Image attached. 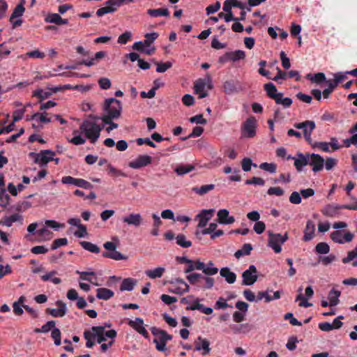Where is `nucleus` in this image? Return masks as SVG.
Segmentation results:
<instances>
[{"instance_id": "nucleus-13", "label": "nucleus", "mask_w": 357, "mask_h": 357, "mask_svg": "<svg viewBox=\"0 0 357 357\" xmlns=\"http://www.w3.org/2000/svg\"><path fill=\"white\" fill-rule=\"evenodd\" d=\"M224 92L227 95H231L242 90L240 82L236 79L227 80L222 85Z\"/></svg>"}, {"instance_id": "nucleus-17", "label": "nucleus", "mask_w": 357, "mask_h": 357, "mask_svg": "<svg viewBox=\"0 0 357 357\" xmlns=\"http://www.w3.org/2000/svg\"><path fill=\"white\" fill-rule=\"evenodd\" d=\"M196 351H202V354L206 356L211 351L210 342L207 339L202 338L201 336L197 337L195 342Z\"/></svg>"}, {"instance_id": "nucleus-26", "label": "nucleus", "mask_w": 357, "mask_h": 357, "mask_svg": "<svg viewBox=\"0 0 357 357\" xmlns=\"http://www.w3.org/2000/svg\"><path fill=\"white\" fill-rule=\"evenodd\" d=\"M220 275L225 278V280L229 284H233L236 280V275L230 271L227 267H225L220 269Z\"/></svg>"}, {"instance_id": "nucleus-56", "label": "nucleus", "mask_w": 357, "mask_h": 357, "mask_svg": "<svg viewBox=\"0 0 357 357\" xmlns=\"http://www.w3.org/2000/svg\"><path fill=\"white\" fill-rule=\"evenodd\" d=\"M343 146L349 148L351 145L357 146V133H353V135L347 139H343Z\"/></svg>"}, {"instance_id": "nucleus-2", "label": "nucleus", "mask_w": 357, "mask_h": 357, "mask_svg": "<svg viewBox=\"0 0 357 357\" xmlns=\"http://www.w3.org/2000/svg\"><path fill=\"white\" fill-rule=\"evenodd\" d=\"M80 130L90 142L94 144L100 137L101 127L95 121L85 120L81 124Z\"/></svg>"}, {"instance_id": "nucleus-59", "label": "nucleus", "mask_w": 357, "mask_h": 357, "mask_svg": "<svg viewBox=\"0 0 357 357\" xmlns=\"http://www.w3.org/2000/svg\"><path fill=\"white\" fill-rule=\"evenodd\" d=\"M61 16L57 13H50L45 18V21L48 23H54L58 25Z\"/></svg>"}, {"instance_id": "nucleus-11", "label": "nucleus", "mask_w": 357, "mask_h": 357, "mask_svg": "<svg viewBox=\"0 0 357 357\" xmlns=\"http://www.w3.org/2000/svg\"><path fill=\"white\" fill-rule=\"evenodd\" d=\"M152 162V158L148 155H139L135 160L129 162L130 168L137 169L146 167Z\"/></svg>"}, {"instance_id": "nucleus-8", "label": "nucleus", "mask_w": 357, "mask_h": 357, "mask_svg": "<svg viewBox=\"0 0 357 357\" xmlns=\"http://www.w3.org/2000/svg\"><path fill=\"white\" fill-rule=\"evenodd\" d=\"M55 153L51 150H42L39 153H36L31 152L29 156L34 158V162L39 164L40 167L46 166L47 164L54 160Z\"/></svg>"}, {"instance_id": "nucleus-55", "label": "nucleus", "mask_w": 357, "mask_h": 357, "mask_svg": "<svg viewBox=\"0 0 357 357\" xmlns=\"http://www.w3.org/2000/svg\"><path fill=\"white\" fill-rule=\"evenodd\" d=\"M52 95V92L45 91L41 89H38L33 91V96L40 98V100H45L50 98Z\"/></svg>"}, {"instance_id": "nucleus-40", "label": "nucleus", "mask_w": 357, "mask_h": 357, "mask_svg": "<svg viewBox=\"0 0 357 357\" xmlns=\"http://www.w3.org/2000/svg\"><path fill=\"white\" fill-rule=\"evenodd\" d=\"M79 244L81 246L86 250H88L93 253H99L100 252V248L89 241H80Z\"/></svg>"}, {"instance_id": "nucleus-32", "label": "nucleus", "mask_w": 357, "mask_h": 357, "mask_svg": "<svg viewBox=\"0 0 357 357\" xmlns=\"http://www.w3.org/2000/svg\"><path fill=\"white\" fill-rule=\"evenodd\" d=\"M202 273L206 275H213L218 273V268L214 266V263L209 261L207 264L204 263V268L202 269Z\"/></svg>"}, {"instance_id": "nucleus-62", "label": "nucleus", "mask_w": 357, "mask_h": 357, "mask_svg": "<svg viewBox=\"0 0 357 357\" xmlns=\"http://www.w3.org/2000/svg\"><path fill=\"white\" fill-rule=\"evenodd\" d=\"M51 337L54 340V344L56 346H59L61 344V331L59 328H54L51 333Z\"/></svg>"}, {"instance_id": "nucleus-9", "label": "nucleus", "mask_w": 357, "mask_h": 357, "mask_svg": "<svg viewBox=\"0 0 357 357\" xmlns=\"http://www.w3.org/2000/svg\"><path fill=\"white\" fill-rule=\"evenodd\" d=\"M257 268L254 265H250L249 268L242 273V284L252 285L257 280Z\"/></svg>"}, {"instance_id": "nucleus-20", "label": "nucleus", "mask_w": 357, "mask_h": 357, "mask_svg": "<svg viewBox=\"0 0 357 357\" xmlns=\"http://www.w3.org/2000/svg\"><path fill=\"white\" fill-rule=\"evenodd\" d=\"M23 218L20 213H15L10 216H5L0 220V225L10 227L13 222H20L22 223Z\"/></svg>"}, {"instance_id": "nucleus-46", "label": "nucleus", "mask_w": 357, "mask_h": 357, "mask_svg": "<svg viewBox=\"0 0 357 357\" xmlns=\"http://www.w3.org/2000/svg\"><path fill=\"white\" fill-rule=\"evenodd\" d=\"M204 275L198 273H190L186 275V279L191 284H196L202 280Z\"/></svg>"}, {"instance_id": "nucleus-48", "label": "nucleus", "mask_w": 357, "mask_h": 357, "mask_svg": "<svg viewBox=\"0 0 357 357\" xmlns=\"http://www.w3.org/2000/svg\"><path fill=\"white\" fill-rule=\"evenodd\" d=\"M204 132V128L201 126H195L192 132L187 137H181L182 141H185L189 138L199 137Z\"/></svg>"}, {"instance_id": "nucleus-31", "label": "nucleus", "mask_w": 357, "mask_h": 357, "mask_svg": "<svg viewBox=\"0 0 357 357\" xmlns=\"http://www.w3.org/2000/svg\"><path fill=\"white\" fill-rule=\"evenodd\" d=\"M341 292L335 289H332L328 293V299L330 301V307L336 306L339 303V297L340 296Z\"/></svg>"}, {"instance_id": "nucleus-54", "label": "nucleus", "mask_w": 357, "mask_h": 357, "mask_svg": "<svg viewBox=\"0 0 357 357\" xmlns=\"http://www.w3.org/2000/svg\"><path fill=\"white\" fill-rule=\"evenodd\" d=\"M329 251V245L324 242L319 243L315 247V252L319 254H328Z\"/></svg>"}, {"instance_id": "nucleus-37", "label": "nucleus", "mask_w": 357, "mask_h": 357, "mask_svg": "<svg viewBox=\"0 0 357 357\" xmlns=\"http://www.w3.org/2000/svg\"><path fill=\"white\" fill-rule=\"evenodd\" d=\"M274 100L276 104L282 105L284 108L289 107L292 104V100L290 98H283L282 93H279Z\"/></svg>"}, {"instance_id": "nucleus-35", "label": "nucleus", "mask_w": 357, "mask_h": 357, "mask_svg": "<svg viewBox=\"0 0 357 357\" xmlns=\"http://www.w3.org/2000/svg\"><path fill=\"white\" fill-rule=\"evenodd\" d=\"M264 89L266 91L267 96L273 100H274L279 93H278L276 86L271 82L265 84Z\"/></svg>"}, {"instance_id": "nucleus-38", "label": "nucleus", "mask_w": 357, "mask_h": 357, "mask_svg": "<svg viewBox=\"0 0 357 357\" xmlns=\"http://www.w3.org/2000/svg\"><path fill=\"white\" fill-rule=\"evenodd\" d=\"M82 180V178H77L70 176H66L62 177L61 183L63 184L73 185L80 188Z\"/></svg>"}, {"instance_id": "nucleus-47", "label": "nucleus", "mask_w": 357, "mask_h": 357, "mask_svg": "<svg viewBox=\"0 0 357 357\" xmlns=\"http://www.w3.org/2000/svg\"><path fill=\"white\" fill-rule=\"evenodd\" d=\"M56 274V271H52L45 275H42L41 279L45 282L51 280L54 284H59L61 282V280L59 278H52V276H54Z\"/></svg>"}, {"instance_id": "nucleus-24", "label": "nucleus", "mask_w": 357, "mask_h": 357, "mask_svg": "<svg viewBox=\"0 0 357 357\" xmlns=\"http://www.w3.org/2000/svg\"><path fill=\"white\" fill-rule=\"evenodd\" d=\"M315 231V225L312 220H307L306 226L304 230L303 241H309L314 237V233Z\"/></svg>"}, {"instance_id": "nucleus-27", "label": "nucleus", "mask_w": 357, "mask_h": 357, "mask_svg": "<svg viewBox=\"0 0 357 357\" xmlns=\"http://www.w3.org/2000/svg\"><path fill=\"white\" fill-rule=\"evenodd\" d=\"M104 329L103 326H93L91 327V331L93 335H94V339L96 337H97V342L98 344L102 343L106 340L105 335H104Z\"/></svg>"}, {"instance_id": "nucleus-14", "label": "nucleus", "mask_w": 357, "mask_h": 357, "mask_svg": "<svg viewBox=\"0 0 357 357\" xmlns=\"http://www.w3.org/2000/svg\"><path fill=\"white\" fill-rule=\"evenodd\" d=\"M214 211V209H204L197 215L195 219L199 220L197 227L199 228L204 227L207 225L208 220L213 217Z\"/></svg>"}, {"instance_id": "nucleus-60", "label": "nucleus", "mask_w": 357, "mask_h": 357, "mask_svg": "<svg viewBox=\"0 0 357 357\" xmlns=\"http://www.w3.org/2000/svg\"><path fill=\"white\" fill-rule=\"evenodd\" d=\"M357 257V246L352 250H350L347 253V257H344L342 259V263L347 264L349 263L351 261Z\"/></svg>"}, {"instance_id": "nucleus-45", "label": "nucleus", "mask_w": 357, "mask_h": 357, "mask_svg": "<svg viewBox=\"0 0 357 357\" xmlns=\"http://www.w3.org/2000/svg\"><path fill=\"white\" fill-rule=\"evenodd\" d=\"M231 61L233 62L238 61L239 60H243L245 58V53L243 50H236L234 52H229Z\"/></svg>"}, {"instance_id": "nucleus-36", "label": "nucleus", "mask_w": 357, "mask_h": 357, "mask_svg": "<svg viewBox=\"0 0 357 357\" xmlns=\"http://www.w3.org/2000/svg\"><path fill=\"white\" fill-rule=\"evenodd\" d=\"M214 188L215 185L208 184L202 185L201 187H193L192 188V191L202 196L208 193L209 191L213 190Z\"/></svg>"}, {"instance_id": "nucleus-51", "label": "nucleus", "mask_w": 357, "mask_h": 357, "mask_svg": "<svg viewBox=\"0 0 357 357\" xmlns=\"http://www.w3.org/2000/svg\"><path fill=\"white\" fill-rule=\"evenodd\" d=\"M47 113H35L32 115L30 119H33L36 121H39L42 123H49L51 122L52 119L50 118L47 117Z\"/></svg>"}, {"instance_id": "nucleus-41", "label": "nucleus", "mask_w": 357, "mask_h": 357, "mask_svg": "<svg viewBox=\"0 0 357 357\" xmlns=\"http://www.w3.org/2000/svg\"><path fill=\"white\" fill-rule=\"evenodd\" d=\"M31 206V202L28 201H22L20 202L15 205L11 207L12 209L15 210V211L20 213L26 211L28 208H29Z\"/></svg>"}, {"instance_id": "nucleus-22", "label": "nucleus", "mask_w": 357, "mask_h": 357, "mask_svg": "<svg viewBox=\"0 0 357 357\" xmlns=\"http://www.w3.org/2000/svg\"><path fill=\"white\" fill-rule=\"evenodd\" d=\"M342 208L340 205L328 204L322 210L323 215L327 217H334L339 214L340 209Z\"/></svg>"}, {"instance_id": "nucleus-63", "label": "nucleus", "mask_w": 357, "mask_h": 357, "mask_svg": "<svg viewBox=\"0 0 357 357\" xmlns=\"http://www.w3.org/2000/svg\"><path fill=\"white\" fill-rule=\"evenodd\" d=\"M245 183L246 185H264L265 181L259 177L253 176L250 179H248L245 181Z\"/></svg>"}, {"instance_id": "nucleus-61", "label": "nucleus", "mask_w": 357, "mask_h": 357, "mask_svg": "<svg viewBox=\"0 0 357 357\" xmlns=\"http://www.w3.org/2000/svg\"><path fill=\"white\" fill-rule=\"evenodd\" d=\"M328 83V87L327 89H325L323 91V96L324 98H328L330 96V94L333 91L335 88L337 86L332 80H328L326 81Z\"/></svg>"}, {"instance_id": "nucleus-53", "label": "nucleus", "mask_w": 357, "mask_h": 357, "mask_svg": "<svg viewBox=\"0 0 357 357\" xmlns=\"http://www.w3.org/2000/svg\"><path fill=\"white\" fill-rule=\"evenodd\" d=\"M132 33L130 31H126L119 36L117 42L119 44L126 45L132 39Z\"/></svg>"}, {"instance_id": "nucleus-23", "label": "nucleus", "mask_w": 357, "mask_h": 357, "mask_svg": "<svg viewBox=\"0 0 357 357\" xmlns=\"http://www.w3.org/2000/svg\"><path fill=\"white\" fill-rule=\"evenodd\" d=\"M188 265L184 268L183 272L185 273H192L195 270L202 271L204 268V262L199 260H192L190 259Z\"/></svg>"}, {"instance_id": "nucleus-39", "label": "nucleus", "mask_w": 357, "mask_h": 357, "mask_svg": "<svg viewBox=\"0 0 357 357\" xmlns=\"http://www.w3.org/2000/svg\"><path fill=\"white\" fill-rule=\"evenodd\" d=\"M164 272H165L164 268L158 267L153 270H147L145 272V273L149 278H150L151 279H155V278H161Z\"/></svg>"}, {"instance_id": "nucleus-58", "label": "nucleus", "mask_w": 357, "mask_h": 357, "mask_svg": "<svg viewBox=\"0 0 357 357\" xmlns=\"http://www.w3.org/2000/svg\"><path fill=\"white\" fill-rule=\"evenodd\" d=\"M68 244V239L66 238H60L55 239L51 245L52 250H56L61 246H63Z\"/></svg>"}, {"instance_id": "nucleus-3", "label": "nucleus", "mask_w": 357, "mask_h": 357, "mask_svg": "<svg viewBox=\"0 0 357 357\" xmlns=\"http://www.w3.org/2000/svg\"><path fill=\"white\" fill-rule=\"evenodd\" d=\"M151 331L155 337L153 342L155 344L156 349L159 351L165 352L167 350V342L172 340V335L157 327H152Z\"/></svg>"}, {"instance_id": "nucleus-21", "label": "nucleus", "mask_w": 357, "mask_h": 357, "mask_svg": "<svg viewBox=\"0 0 357 357\" xmlns=\"http://www.w3.org/2000/svg\"><path fill=\"white\" fill-rule=\"evenodd\" d=\"M123 222L135 227H139L142 222V215L139 213H130L123 218Z\"/></svg>"}, {"instance_id": "nucleus-1", "label": "nucleus", "mask_w": 357, "mask_h": 357, "mask_svg": "<svg viewBox=\"0 0 357 357\" xmlns=\"http://www.w3.org/2000/svg\"><path fill=\"white\" fill-rule=\"evenodd\" d=\"M104 109L107 114L102 116V120L104 123H108L110 122L111 119H118L120 117L122 110L121 102L114 98L106 99L104 104Z\"/></svg>"}, {"instance_id": "nucleus-57", "label": "nucleus", "mask_w": 357, "mask_h": 357, "mask_svg": "<svg viewBox=\"0 0 357 357\" xmlns=\"http://www.w3.org/2000/svg\"><path fill=\"white\" fill-rule=\"evenodd\" d=\"M259 168L270 173L276 172L277 165L275 163L263 162L260 164Z\"/></svg>"}, {"instance_id": "nucleus-5", "label": "nucleus", "mask_w": 357, "mask_h": 357, "mask_svg": "<svg viewBox=\"0 0 357 357\" xmlns=\"http://www.w3.org/2000/svg\"><path fill=\"white\" fill-rule=\"evenodd\" d=\"M133 1L134 0H108L105 2L104 7L99 8L96 11V15L98 17H102L107 13H114L123 3H128Z\"/></svg>"}, {"instance_id": "nucleus-18", "label": "nucleus", "mask_w": 357, "mask_h": 357, "mask_svg": "<svg viewBox=\"0 0 357 357\" xmlns=\"http://www.w3.org/2000/svg\"><path fill=\"white\" fill-rule=\"evenodd\" d=\"M218 222L222 225H231L235 222L234 216L229 215V212L227 209H220L217 213Z\"/></svg>"}, {"instance_id": "nucleus-16", "label": "nucleus", "mask_w": 357, "mask_h": 357, "mask_svg": "<svg viewBox=\"0 0 357 357\" xmlns=\"http://www.w3.org/2000/svg\"><path fill=\"white\" fill-rule=\"evenodd\" d=\"M56 305L59 307L55 308H47L46 313L51 314L54 317H62L66 314V305L61 301H57Z\"/></svg>"}, {"instance_id": "nucleus-4", "label": "nucleus", "mask_w": 357, "mask_h": 357, "mask_svg": "<svg viewBox=\"0 0 357 357\" xmlns=\"http://www.w3.org/2000/svg\"><path fill=\"white\" fill-rule=\"evenodd\" d=\"M119 242V240L117 236L112 237V241L105 242L103 244V248L107 250V252H103L102 256L116 261L127 259V256L116 250L117 245L116 243H118Z\"/></svg>"}, {"instance_id": "nucleus-19", "label": "nucleus", "mask_w": 357, "mask_h": 357, "mask_svg": "<svg viewBox=\"0 0 357 357\" xmlns=\"http://www.w3.org/2000/svg\"><path fill=\"white\" fill-rule=\"evenodd\" d=\"M309 155L310 153L303 154L300 152L297 153L294 166L298 172H301L304 166L309 165Z\"/></svg>"}, {"instance_id": "nucleus-15", "label": "nucleus", "mask_w": 357, "mask_h": 357, "mask_svg": "<svg viewBox=\"0 0 357 357\" xmlns=\"http://www.w3.org/2000/svg\"><path fill=\"white\" fill-rule=\"evenodd\" d=\"M128 324L133 328L136 331H137L139 334L142 335L145 338H149V335L148 331L143 326L144 321L142 319L137 317L135 320H129L128 321Z\"/></svg>"}, {"instance_id": "nucleus-6", "label": "nucleus", "mask_w": 357, "mask_h": 357, "mask_svg": "<svg viewBox=\"0 0 357 357\" xmlns=\"http://www.w3.org/2000/svg\"><path fill=\"white\" fill-rule=\"evenodd\" d=\"M288 238L287 233L281 235L280 234H274L273 231H269L268 245L275 253H280L282 250L280 245L283 244Z\"/></svg>"}, {"instance_id": "nucleus-50", "label": "nucleus", "mask_w": 357, "mask_h": 357, "mask_svg": "<svg viewBox=\"0 0 357 357\" xmlns=\"http://www.w3.org/2000/svg\"><path fill=\"white\" fill-rule=\"evenodd\" d=\"M158 36L159 34L156 32L146 33L144 36L145 40L142 42L145 46H150L158 38Z\"/></svg>"}, {"instance_id": "nucleus-29", "label": "nucleus", "mask_w": 357, "mask_h": 357, "mask_svg": "<svg viewBox=\"0 0 357 357\" xmlns=\"http://www.w3.org/2000/svg\"><path fill=\"white\" fill-rule=\"evenodd\" d=\"M96 296L98 299L107 301L114 296V292L111 289L107 288H98L97 290Z\"/></svg>"}, {"instance_id": "nucleus-7", "label": "nucleus", "mask_w": 357, "mask_h": 357, "mask_svg": "<svg viewBox=\"0 0 357 357\" xmlns=\"http://www.w3.org/2000/svg\"><path fill=\"white\" fill-rule=\"evenodd\" d=\"M257 121L255 116H250L242 123L241 136L246 138H252L256 135Z\"/></svg>"}, {"instance_id": "nucleus-44", "label": "nucleus", "mask_w": 357, "mask_h": 357, "mask_svg": "<svg viewBox=\"0 0 357 357\" xmlns=\"http://www.w3.org/2000/svg\"><path fill=\"white\" fill-rule=\"evenodd\" d=\"M176 243L182 248H188L192 245V242L190 241L186 240V238L184 234H180L176 237Z\"/></svg>"}, {"instance_id": "nucleus-30", "label": "nucleus", "mask_w": 357, "mask_h": 357, "mask_svg": "<svg viewBox=\"0 0 357 357\" xmlns=\"http://www.w3.org/2000/svg\"><path fill=\"white\" fill-rule=\"evenodd\" d=\"M137 283V280L135 279L128 278L124 279L121 284L120 290L121 291H132L134 289Z\"/></svg>"}, {"instance_id": "nucleus-25", "label": "nucleus", "mask_w": 357, "mask_h": 357, "mask_svg": "<svg viewBox=\"0 0 357 357\" xmlns=\"http://www.w3.org/2000/svg\"><path fill=\"white\" fill-rule=\"evenodd\" d=\"M206 82L204 79H199L194 84L195 93L199 95V98H204L208 96V93L204 91Z\"/></svg>"}, {"instance_id": "nucleus-12", "label": "nucleus", "mask_w": 357, "mask_h": 357, "mask_svg": "<svg viewBox=\"0 0 357 357\" xmlns=\"http://www.w3.org/2000/svg\"><path fill=\"white\" fill-rule=\"evenodd\" d=\"M309 165L312 167L314 172H318L323 169L324 166V159L319 154L310 153L309 155Z\"/></svg>"}, {"instance_id": "nucleus-49", "label": "nucleus", "mask_w": 357, "mask_h": 357, "mask_svg": "<svg viewBox=\"0 0 357 357\" xmlns=\"http://www.w3.org/2000/svg\"><path fill=\"white\" fill-rule=\"evenodd\" d=\"M24 12V7L22 3L18 4L15 8L14 9L10 17V22H13V20H14L16 17H21Z\"/></svg>"}, {"instance_id": "nucleus-42", "label": "nucleus", "mask_w": 357, "mask_h": 357, "mask_svg": "<svg viewBox=\"0 0 357 357\" xmlns=\"http://www.w3.org/2000/svg\"><path fill=\"white\" fill-rule=\"evenodd\" d=\"M10 197L8 194L6 193L5 188H0V206L6 208L10 202Z\"/></svg>"}, {"instance_id": "nucleus-64", "label": "nucleus", "mask_w": 357, "mask_h": 357, "mask_svg": "<svg viewBox=\"0 0 357 357\" xmlns=\"http://www.w3.org/2000/svg\"><path fill=\"white\" fill-rule=\"evenodd\" d=\"M99 86L104 90H107L111 87V82L107 77H101L98 79Z\"/></svg>"}, {"instance_id": "nucleus-52", "label": "nucleus", "mask_w": 357, "mask_h": 357, "mask_svg": "<svg viewBox=\"0 0 357 357\" xmlns=\"http://www.w3.org/2000/svg\"><path fill=\"white\" fill-rule=\"evenodd\" d=\"M84 337L86 340V347L87 348H92L94 345V342L93 341V340H94V335L92 331H85L84 332Z\"/></svg>"}, {"instance_id": "nucleus-33", "label": "nucleus", "mask_w": 357, "mask_h": 357, "mask_svg": "<svg viewBox=\"0 0 357 357\" xmlns=\"http://www.w3.org/2000/svg\"><path fill=\"white\" fill-rule=\"evenodd\" d=\"M147 14L152 17H158L160 16H169V11L167 8H157L147 10Z\"/></svg>"}, {"instance_id": "nucleus-34", "label": "nucleus", "mask_w": 357, "mask_h": 357, "mask_svg": "<svg viewBox=\"0 0 357 357\" xmlns=\"http://www.w3.org/2000/svg\"><path fill=\"white\" fill-rule=\"evenodd\" d=\"M195 169V165H179L175 169L174 172L177 175L181 176L186 174Z\"/></svg>"}, {"instance_id": "nucleus-28", "label": "nucleus", "mask_w": 357, "mask_h": 357, "mask_svg": "<svg viewBox=\"0 0 357 357\" xmlns=\"http://www.w3.org/2000/svg\"><path fill=\"white\" fill-rule=\"evenodd\" d=\"M307 123L308 125L306 126V127L303 130V133L305 139L307 142L310 143L312 141L311 135H312V131L315 129L316 126H315L314 121H313L307 120Z\"/></svg>"}, {"instance_id": "nucleus-43", "label": "nucleus", "mask_w": 357, "mask_h": 357, "mask_svg": "<svg viewBox=\"0 0 357 357\" xmlns=\"http://www.w3.org/2000/svg\"><path fill=\"white\" fill-rule=\"evenodd\" d=\"M190 290L189 285H186V288L183 287L182 286H178L175 284V286L171 285L168 288V291L170 293L176 294H183L184 293L188 292Z\"/></svg>"}, {"instance_id": "nucleus-10", "label": "nucleus", "mask_w": 357, "mask_h": 357, "mask_svg": "<svg viewBox=\"0 0 357 357\" xmlns=\"http://www.w3.org/2000/svg\"><path fill=\"white\" fill-rule=\"evenodd\" d=\"M354 237V235L347 231L344 235L342 231L336 230L331 234V239L337 243L343 244L346 242H351Z\"/></svg>"}]
</instances>
